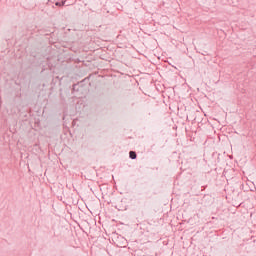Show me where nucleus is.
Listing matches in <instances>:
<instances>
[{
    "mask_svg": "<svg viewBox=\"0 0 256 256\" xmlns=\"http://www.w3.org/2000/svg\"><path fill=\"white\" fill-rule=\"evenodd\" d=\"M63 5H65V0L62 1L61 3L56 2V6H57V7H63Z\"/></svg>",
    "mask_w": 256,
    "mask_h": 256,
    "instance_id": "obj_2",
    "label": "nucleus"
},
{
    "mask_svg": "<svg viewBox=\"0 0 256 256\" xmlns=\"http://www.w3.org/2000/svg\"><path fill=\"white\" fill-rule=\"evenodd\" d=\"M129 155L130 159H137V154L134 151H130Z\"/></svg>",
    "mask_w": 256,
    "mask_h": 256,
    "instance_id": "obj_1",
    "label": "nucleus"
}]
</instances>
